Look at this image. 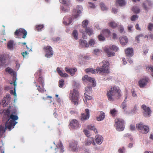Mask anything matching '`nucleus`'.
Returning a JSON list of instances; mask_svg holds the SVG:
<instances>
[{
	"label": "nucleus",
	"mask_w": 153,
	"mask_h": 153,
	"mask_svg": "<svg viewBox=\"0 0 153 153\" xmlns=\"http://www.w3.org/2000/svg\"><path fill=\"white\" fill-rule=\"evenodd\" d=\"M100 64L101 67L97 68L96 71L92 68H89L85 69L86 72L88 73H91L92 74H94L96 71L99 73H101L102 72L107 73L109 68V62L108 61H103L100 63Z\"/></svg>",
	"instance_id": "obj_1"
},
{
	"label": "nucleus",
	"mask_w": 153,
	"mask_h": 153,
	"mask_svg": "<svg viewBox=\"0 0 153 153\" xmlns=\"http://www.w3.org/2000/svg\"><path fill=\"white\" fill-rule=\"evenodd\" d=\"M108 48H109L110 50L114 51L115 52L118 51L119 50L118 48L114 45H110Z\"/></svg>",
	"instance_id": "obj_36"
},
{
	"label": "nucleus",
	"mask_w": 153,
	"mask_h": 153,
	"mask_svg": "<svg viewBox=\"0 0 153 153\" xmlns=\"http://www.w3.org/2000/svg\"><path fill=\"white\" fill-rule=\"evenodd\" d=\"M144 125L143 123H140L136 125V127L138 130H140V131L141 132L142 128H143Z\"/></svg>",
	"instance_id": "obj_34"
},
{
	"label": "nucleus",
	"mask_w": 153,
	"mask_h": 153,
	"mask_svg": "<svg viewBox=\"0 0 153 153\" xmlns=\"http://www.w3.org/2000/svg\"><path fill=\"white\" fill-rule=\"evenodd\" d=\"M79 47L81 48H88L89 47V45L88 44L86 41L80 39L79 41Z\"/></svg>",
	"instance_id": "obj_18"
},
{
	"label": "nucleus",
	"mask_w": 153,
	"mask_h": 153,
	"mask_svg": "<svg viewBox=\"0 0 153 153\" xmlns=\"http://www.w3.org/2000/svg\"><path fill=\"white\" fill-rule=\"evenodd\" d=\"M60 3L64 5L61 6L60 9L64 12H67L69 10L70 7L71 6L70 0H59Z\"/></svg>",
	"instance_id": "obj_6"
},
{
	"label": "nucleus",
	"mask_w": 153,
	"mask_h": 153,
	"mask_svg": "<svg viewBox=\"0 0 153 153\" xmlns=\"http://www.w3.org/2000/svg\"><path fill=\"white\" fill-rule=\"evenodd\" d=\"M116 3L121 7L124 6L126 4V2L124 0H117Z\"/></svg>",
	"instance_id": "obj_33"
},
{
	"label": "nucleus",
	"mask_w": 153,
	"mask_h": 153,
	"mask_svg": "<svg viewBox=\"0 0 153 153\" xmlns=\"http://www.w3.org/2000/svg\"><path fill=\"white\" fill-rule=\"evenodd\" d=\"M56 71L59 75L61 76L65 77L68 76V74L66 73H63L62 71L60 70L59 67H57L56 69Z\"/></svg>",
	"instance_id": "obj_27"
},
{
	"label": "nucleus",
	"mask_w": 153,
	"mask_h": 153,
	"mask_svg": "<svg viewBox=\"0 0 153 153\" xmlns=\"http://www.w3.org/2000/svg\"><path fill=\"white\" fill-rule=\"evenodd\" d=\"M6 58L4 55H0V66H6L7 65Z\"/></svg>",
	"instance_id": "obj_21"
},
{
	"label": "nucleus",
	"mask_w": 153,
	"mask_h": 153,
	"mask_svg": "<svg viewBox=\"0 0 153 153\" xmlns=\"http://www.w3.org/2000/svg\"><path fill=\"white\" fill-rule=\"evenodd\" d=\"M125 51L127 58L131 57L134 55L133 50L132 48H127Z\"/></svg>",
	"instance_id": "obj_16"
},
{
	"label": "nucleus",
	"mask_w": 153,
	"mask_h": 153,
	"mask_svg": "<svg viewBox=\"0 0 153 153\" xmlns=\"http://www.w3.org/2000/svg\"><path fill=\"white\" fill-rule=\"evenodd\" d=\"M56 146L58 149H60L61 152L63 153L64 152V149L63 148L62 144V142H60V143L59 144H58Z\"/></svg>",
	"instance_id": "obj_40"
},
{
	"label": "nucleus",
	"mask_w": 153,
	"mask_h": 153,
	"mask_svg": "<svg viewBox=\"0 0 153 153\" xmlns=\"http://www.w3.org/2000/svg\"><path fill=\"white\" fill-rule=\"evenodd\" d=\"M88 21L87 19L84 20L82 22L83 27L85 29L88 27L87 26L88 25Z\"/></svg>",
	"instance_id": "obj_41"
},
{
	"label": "nucleus",
	"mask_w": 153,
	"mask_h": 153,
	"mask_svg": "<svg viewBox=\"0 0 153 153\" xmlns=\"http://www.w3.org/2000/svg\"><path fill=\"white\" fill-rule=\"evenodd\" d=\"M152 4V3L151 1L149 0H147L143 3V7L147 11L148 10V8L147 7V5H148L149 6H151Z\"/></svg>",
	"instance_id": "obj_26"
},
{
	"label": "nucleus",
	"mask_w": 153,
	"mask_h": 153,
	"mask_svg": "<svg viewBox=\"0 0 153 153\" xmlns=\"http://www.w3.org/2000/svg\"><path fill=\"white\" fill-rule=\"evenodd\" d=\"M72 21V19L71 18H68L67 17L65 16L63 19V23L65 25H68L71 24Z\"/></svg>",
	"instance_id": "obj_23"
},
{
	"label": "nucleus",
	"mask_w": 153,
	"mask_h": 153,
	"mask_svg": "<svg viewBox=\"0 0 153 153\" xmlns=\"http://www.w3.org/2000/svg\"><path fill=\"white\" fill-rule=\"evenodd\" d=\"M132 10L135 13H138L140 12V9L137 7H133L132 8Z\"/></svg>",
	"instance_id": "obj_42"
},
{
	"label": "nucleus",
	"mask_w": 153,
	"mask_h": 153,
	"mask_svg": "<svg viewBox=\"0 0 153 153\" xmlns=\"http://www.w3.org/2000/svg\"><path fill=\"white\" fill-rule=\"evenodd\" d=\"M84 132L87 137H88L90 136V132L88 130H84Z\"/></svg>",
	"instance_id": "obj_57"
},
{
	"label": "nucleus",
	"mask_w": 153,
	"mask_h": 153,
	"mask_svg": "<svg viewBox=\"0 0 153 153\" xmlns=\"http://www.w3.org/2000/svg\"><path fill=\"white\" fill-rule=\"evenodd\" d=\"M38 81L39 84H42V86L43 88L44 87V80L40 76H39V78H38Z\"/></svg>",
	"instance_id": "obj_39"
},
{
	"label": "nucleus",
	"mask_w": 153,
	"mask_h": 153,
	"mask_svg": "<svg viewBox=\"0 0 153 153\" xmlns=\"http://www.w3.org/2000/svg\"><path fill=\"white\" fill-rule=\"evenodd\" d=\"M5 126H2L0 125V137H3V134L5 132L6 129L7 128V125L5 124Z\"/></svg>",
	"instance_id": "obj_24"
},
{
	"label": "nucleus",
	"mask_w": 153,
	"mask_h": 153,
	"mask_svg": "<svg viewBox=\"0 0 153 153\" xmlns=\"http://www.w3.org/2000/svg\"><path fill=\"white\" fill-rule=\"evenodd\" d=\"M95 40L93 39H91L89 41V45L91 46H93L95 44Z\"/></svg>",
	"instance_id": "obj_50"
},
{
	"label": "nucleus",
	"mask_w": 153,
	"mask_h": 153,
	"mask_svg": "<svg viewBox=\"0 0 153 153\" xmlns=\"http://www.w3.org/2000/svg\"><path fill=\"white\" fill-rule=\"evenodd\" d=\"M103 33L106 36H108L110 33V31L108 29H106L102 30Z\"/></svg>",
	"instance_id": "obj_43"
},
{
	"label": "nucleus",
	"mask_w": 153,
	"mask_h": 153,
	"mask_svg": "<svg viewBox=\"0 0 153 153\" xmlns=\"http://www.w3.org/2000/svg\"><path fill=\"white\" fill-rule=\"evenodd\" d=\"M89 94L86 93L84 94V96L83 97V100L85 103L86 102L87 100H90L92 99V97L89 96Z\"/></svg>",
	"instance_id": "obj_30"
},
{
	"label": "nucleus",
	"mask_w": 153,
	"mask_h": 153,
	"mask_svg": "<svg viewBox=\"0 0 153 153\" xmlns=\"http://www.w3.org/2000/svg\"><path fill=\"white\" fill-rule=\"evenodd\" d=\"M125 149L124 147L119 149L118 152L119 153H125Z\"/></svg>",
	"instance_id": "obj_56"
},
{
	"label": "nucleus",
	"mask_w": 153,
	"mask_h": 153,
	"mask_svg": "<svg viewBox=\"0 0 153 153\" xmlns=\"http://www.w3.org/2000/svg\"><path fill=\"white\" fill-rule=\"evenodd\" d=\"M82 80L85 82H89L93 87L96 85V83L94 78L89 76L88 75H85L82 78Z\"/></svg>",
	"instance_id": "obj_7"
},
{
	"label": "nucleus",
	"mask_w": 153,
	"mask_h": 153,
	"mask_svg": "<svg viewBox=\"0 0 153 153\" xmlns=\"http://www.w3.org/2000/svg\"><path fill=\"white\" fill-rule=\"evenodd\" d=\"M122 106L123 109L124 110L127 106L126 103L123 102L122 104Z\"/></svg>",
	"instance_id": "obj_63"
},
{
	"label": "nucleus",
	"mask_w": 153,
	"mask_h": 153,
	"mask_svg": "<svg viewBox=\"0 0 153 153\" xmlns=\"http://www.w3.org/2000/svg\"><path fill=\"white\" fill-rule=\"evenodd\" d=\"M117 112V110L115 109H111L110 111V113L112 116H114Z\"/></svg>",
	"instance_id": "obj_49"
},
{
	"label": "nucleus",
	"mask_w": 153,
	"mask_h": 153,
	"mask_svg": "<svg viewBox=\"0 0 153 153\" xmlns=\"http://www.w3.org/2000/svg\"><path fill=\"white\" fill-rule=\"evenodd\" d=\"M13 41L10 40L7 43V47L10 49H13Z\"/></svg>",
	"instance_id": "obj_32"
},
{
	"label": "nucleus",
	"mask_w": 153,
	"mask_h": 153,
	"mask_svg": "<svg viewBox=\"0 0 153 153\" xmlns=\"http://www.w3.org/2000/svg\"><path fill=\"white\" fill-rule=\"evenodd\" d=\"M88 128L89 130H93L96 134L98 133L97 130L93 125H90L88 126Z\"/></svg>",
	"instance_id": "obj_37"
},
{
	"label": "nucleus",
	"mask_w": 153,
	"mask_h": 153,
	"mask_svg": "<svg viewBox=\"0 0 153 153\" xmlns=\"http://www.w3.org/2000/svg\"><path fill=\"white\" fill-rule=\"evenodd\" d=\"M85 111L86 114L85 113L82 114L81 119V120L83 121L88 119L90 117L89 110L88 109H85Z\"/></svg>",
	"instance_id": "obj_15"
},
{
	"label": "nucleus",
	"mask_w": 153,
	"mask_h": 153,
	"mask_svg": "<svg viewBox=\"0 0 153 153\" xmlns=\"http://www.w3.org/2000/svg\"><path fill=\"white\" fill-rule=\"evenodd\" d=\"M109 25L110 27L113 28H115L117 26V24L114 22H110L109 24Z\"/></svg>",
	"instance_id": "obj_45"
},
{
	"label": "nucleus",
	"mask_w": 153,
	"mask_h": 153,
	"mask_svg": "<svg viewBox=\"0 0 153 153\" xmlns=\"http://www.w3.org/2000/svg\"><path fill=\"white\" fill-rule=\"evenodd\" d=\"M60 39L59 37H53L52 38V39L54 41H59Z\"/></svg>",
	"instance_id": "obj_62"
},
{
	"label": "nucleus",
	"mask_w": 153,
	"mask_h": 153,
	"mask_svg": "<svg viewBox=\"0 0 153 153\" xmlns=\"http://www.w3.org/2000/svg\"><path fill=\"white\" fill-rule=\"evenodd\" d=\"M82 153H91L89 149H86L84 150Z\"/></svg>",
	"instance_id": "obj_64"
},
{
	"label": "nucleus",
	"mask_w": 153,
	"mask_h": 153,
	"mask_svg": "<svg viewBox=\"0 0 153 153\" xmlns=\"http://www.w3.org/2000/svg\"><path fill=\"white\" fill-rule=\"evenodd\" d=\"M77 13H76V10H74L72 14L74 18L76 19L79 16V15L81 13L82 10V8L81 6L78 5L77 6Z\"/></svg>",
	"instance_id": "obj_13"
},
{
	"label": "nucleus",
	"mask_w": 153,
	"mask_h": 153,
	"mask_svg": "<svg viewBox=\"0 0 153 153\" xmlns=\"http://www.w3.org/2000/svg\"><path fill=\"white\" fill-rule=\"evenodd\" d=\"M70 125L71 128L76 129L80 127L78 121L76 120L73 119L71 121Z\"/></svg>",
	"instance_id": "obj_14"
},
{
	"label": "nucleus",
	"mask_w": 153,
	"mask_h": 153,
	"mask_svg": "<svg viewBox=\"0 0 153 153\" xmlns=\"http://www.w3.org/2000/svg\"><path fill=\"white\" fill-rule=\"evenodd\" d=\"M105 113L104 112L101 111L100 112L99 116L97 117V120L99 121L105 119Z\"/></svg>",
	"instance_id": "obj_28"
},
{
	"label": "nucleus",
	"mask_w": 153,
	"mask_h": 153,
	"mask_svg": "<svg viewBox=\"0 0 153 153\" xmlns=\"http://www.w3.org/2000/svg\"><path fill=\"white\" fill-rule=\"evenodd\" d=\"M79 94V92L76 89H74L71 91L70 99L72 102L75 105L78 104Z\"/></svg>",
	"instance_id": "obj_4"
},
{
	"label": "nucleus",
	"mask_w": 153,
	"mask_h": 153,
	"mask_svg": "<svg viewBox=\"0 0 153 153\" xmlns=\"http://www.w3.org/2000/svg\"><path fill=\"white\" fill-rule=\"evenodd\" d=\"M149 81V79L147 77H145L141 79L139 82V84L140 88H143L146 86Z\"/></svg>",
	"instance_id": "obj_11"
},
{
	"label": "nucleus",
	"mask_w": 153,
	"mask_h": 153,
	"mask_svg": "<svg viewBox=\"0 0 153 153\" xmlns=\"http://www.w3.org/2000/svg\"><path fill=\"white\" fill-rule=\"evenodd\" d=\"M98 39L99 40L101 41H103L105 40V37L101 34L99 35L98 36Z\"/></svg>",
	"instance_id": "obj_52"
},
{
	"label": "nucleus",
	"mask_w": 153,
	"mask_h": 153,
	"mask_svg": "<svg viewBox=\"0 0 153 153\" xmlns=\"http://www.w3.org/2000/svg\"><path fill=\"white\" fill-rule=\"evenodd\" d=\"M65 70L67 73H69L72 76L74 75L77 71V69L75 68H69L67 67L65 68Z\"/></svg>",
	"instance_id": "obj_17"
},
{
	"label": "nucleus",
	"mask_w": 153,
	"mask_h": 153,
	"mask_svg": "<svg viewBox=\"0 0 153 153\" xmlns=\"http://www.w3.org/2000/svg\"><path fill=\"white\" fill-rule=\"evenodd\" d=\"M17 114V111H13L12 114L10 115V118L5 123V124L7 126V129L9 131L11 130L12 128H13L15 125L18 123L16 120L18 119V117L17 116L14 114Z\"/></svg>",
	"instance_id": "obj_3"
},
{
	"label": "nucleus",
	"mask_w": 153,
	"mask_h": 153,
	"mask_svg": "<svg viewBox=\"0 0 153 153\" xmlns=\"http://www.w3.org/2000/svg\"><path fill=\"white\" fill-rule=\"evenodd\" d=\"M64 81L63 79H61L59 81V86L60 88H62L64 85Z\"/></svg>",
	"instance_id": "obj_47"
},
{
	"label": "nucleus",
	"mask_w": 153,
	"mask_h": 153,
	"mask_svg": "<svg viewBox=\"0 0 153 153\" xmlns=\"http://www.w3.org/2000/svg\"><path fill=\"white\" fill-rule=\"evenodd\" d=\"M88 6L92 9H95L96 8L94 4L91 2H88Z\"/></svg>",
	"instance_id": "obj_53"
},
{
	"label": "nucleus",
	"mask_w": 153,
	"mask_h": 153,
	"mask_svg": "<svg viewBox=\"0 0 153 153\" xmlns=\"http://www.w3.org/2000/svg\"><path fill=\"white\" fill-rule=\"evenodd\" d=\"M148 29L149 31H152L153 29V24L149 23L148 27Z\"/></svg>",
	"instance_id": "obj_54"
},
{
	"label": "nucleus",
	"mask_w": 153,
	"mask_h": 153,
	"mask_svg": "<svg viewBox=\"0 0 153 153\" xmlns=\"http://www.w3.org/2000/svg\"><path fill=\"white\" fill-rule=\"evenodd\" d=\"M79 31L81 33H82L83 34V35L82 36L83 38L85 39H86L87 37L85 35H84L86 33L85 30V31H84L82 29H80L79 30Z\"/></svg>",
	"instance_id": "obj_51"
},
{
	"label": "nucleus",
	"mask_w": 153,
	"mask_h": 153,
	"mask_svg": "<svg viewBox=\"0 0 153 153\" xmlns=\"http://www.w3.org/2000/svg\"><path fill=\"white\" fill-rule=\"evenodd\" d=\"M142 108L144 111L143 112L144 116L146 117H149L151 113L150 108L147 107L146 105H143L141 106Z\"/></svg>",
	"instance_id": "obj_8"
},
{
	"label": "nucleus",
	"mask_w": 153,
	"mask_h": 153,
	"mask_svg": "<svg viewBox=\"0 0 153 153\" xmlns=\"http://www.w3.org/2000/svg\"><path fill=\"white\" fill-rule=\"evenodd\" d=\"M104 51L107 53V55L108 57L113 56L115 55V53L112 51H110V49L107 47H105L104 49Z\"/></svg>",
	"instance_id": "obj_20"
},
{
	"label": "nucleus",
	"mask_w": 153,
	"mask_h": 153,
	"mask_svg": "<svg viewBox=\"0 0 153 153\" xmlns=\"http://www.w3.org/2000/svg\"><path fill=\"white\" fill-rule=\"evenodd\" d=\"M138 18L137 15H134L132 16L131 18V20L132 21H135Z\"/></svg>",
	"instance_id": "obj_55"
},
{
	"label": "nucleus",
	"mask_w": 153,
	"mask_h": 153,
	"mask_svg": "<svg viewBox=\"0 0 153 153\" xmlns=\"http://www.w3.org/2000/svg\"><path fill=\"white\" fill-rule=\"evenodd\" d=\"M120 91L119 88L116 86L111 87L108 89L106 94L108 100L111 101H114L117 95L120 96Z\"/></svg>",
	"instance_id": "obj_2"
},
{
	"label": "nucleus",
	"mask_w": 153,
	"mask_h": 153,
	"mask_svg": "<svg viewBox=\"0 0 153 153\" xmlns=\"http://www.w3.org/2000/svg\"><path fill=\"white\" fill-rule=\"evenodd\" d=\"M100 6L102 10H105L107 9V8L105 7L104 4L103 3H101L100 4Z\"/></svg>",
	"instance_id": "obj_48"
},
{
	"label": "nucleus",
	"mask_w": 153,
	"mask_h": 153,
	"mask_svg": "<svg viewBox=\"0 0 153 153\" xmlns=\"http://www.w3.org/2000/svg\"><path fill=\"white\" fill-rule=\"evenodd\" d=\"M16 79H17V78H16V76L15 75H14L13 76V80L14 81H13L14 85L15 87L16 85Z\"/></svg>",
	"instance_id": "obj_58"
},
{
	"label": "nucleus",
	"mask_w": 153,
	"mask_h": 153,
	"mask_svg": "<svg viewBox=\"0 0 153 153\" xmlns=\"http://www.w3.org/2000/svg\"><path fill=\"white\" fill-rule=\"evenodd\" d=\"M85 30L86 33L89 36H91L93 34V30L91 28L88 27L85 29Z\"/></svg>",
	"instance_id": "obj_29"
},
{
	"label": "nucleus",
	"mask_w": 153,
	"mask_h": 153,
	"mask_svg": "<svg viewBox=\"0 0 153 153\" xmlns=\"http://www.w3.org/2000/svg\"><path fill=\"white\" fill-rule=\"evenodd\" d=\"M36 87H38L37 90H38V91H39V92H41V93H43L45 91H46V90H45V89L44 88V87L43 88L42 87V88H40V86H38V85L37 84H36Z\"/></svg>",
	"instance_id": "obj_44"
},
{
	"label": "nucleus",
	"mask_w": 153,
	"mask_h": 153,
	"mask_svg": "<svg viewBox=\"0 0 153 153\" xmlns=\"http://www.w3.org/2000/svg\"><path fill=\"white\" fill-rule=\"evenodd\" d=\"M72 35L75 39L77 40L78 39V33L77 31L76 30H74L72 33Z\"/></svg>",
	"instance_id": "obj_38"
},
{
	"label": "nucleus",
	"mask_w": 153,
	"mask_h": 153,
	"mask_svg": "<svg viewBox=\"0 0 153 153\" xmlns=\"http://www.w3.org/2000/svg\"><path fill=\"white\" fill-rule=\"evenodd\" d=\"M119 30L120 33L123 32L124 30L123 27L122 26L120 25L119 27Z\"/></svg>",
	"instance_id": "obj_59"
},
{
	"label": "nucleus",
	"mask_w": 153,
	"mask_h": 153,
	"mask_svg": "<svg viewBox=\"0 0 153 153\" xmlns=\"http://www.w3.org/2000/svg\"><path fill=\"white\" fill-rule=\"evenodd\" d=\"M149 131V128L148 126L144 125L141 132L144 134H147Z\"/></svg>",
	"instance_id": "obj_31"
},
{
	"label": "nucleus",
	"mask_w": 153,
	"mask_h": 153,
	"mask_svg": "<svg viewBox=\"0 0 153 153\" xmlns=\"http://www.w3.org/2000/svg\"><path fill=\"white\" fill-rule=\"evenodd\" d=\"M44 49H45L46 52L45 56L48 58L51 57L53 54V51L52 48L50 46H47L45 47Z\"/></svg>",
	"instance_id": "obj_9"
},
{
	"label": "nucleus",
	"mask_w": 153,
	"mask_h": 153,
	"mask_svg": "<svg viewBox=\"0 0 153 153\" xmlns=\"http://www.w3.org/2000/svg\"><path fill=\"white\" fill-rule=\"evenodd\" d=\"M95 141L98 144H101L103 140V137L100 135H97L95 136Z\"/></svg>",
	"instance_id": "obj_25"
},
{
	"label": "nucleus",
	"mask_w": 153,
	"mask_h": 153,
	"mask_svg": "<svg viewBox=\"0 0 153 153\" xmlns=\"http://www.w3.org/2000/svg\"><path fill=\"white\" fill-rule=\"evenodd\" d=\"M92 88L91 86H88L85 88V93L87 94H91L92 93Z\"/></svg>",
	"instance_id": "obj_35"
},
{
	"label": "nucleus",
	"mask_w": 153,
	"mask_h": 153,
	"mask_svg": "<svg viewBox=\"0 0 153 153\" xmlns=\"http://www.w3.org/2000/svg\"><path fill=\"white\" fill-rule=\"evenodd\" d=\"M78 142L75 140L72 141L70 143V147L72 151L77 152L79 149V146H77Z\"/></svg>",
	"instance_id": "obj_10"
},
{
	"label": "nucleus",
	"mask_w": 153,
	"mask_h": 153,
	"mask_svg": "<svg viewBox=\"0 0 153 153\" xmlns=\"http://www.w3.org/2000/svg\"><path fill=\"white\" fill-rule=\"evenodd\" d=\"M23 34V35L22 38L25 39L27 34V32L26 30L23 28H20L19 30H16L15 32V34L16 36H18L19 34Z\"/></svg>",
	"instance_id": "obj_12"
},
{
	"label": "nucleus",
	"mask_w": 153,
	"mask_h": 153,
	"mask_svg": "<svg viewBox=\"0 0 153 153\" xmlns=\"http://www.w3.org/2000/svg\"><path fill=\"white\" fill-rule=\"evenodd\" d=\"M119 40L120 44L123 45H126L128 42V38L127 37L125 36L120 37L119 38Z\"/></svg>",
	"instance_id": "obj_22"
},
{
	"label": "nucleus",
	"mask_w": 153,
	"mask_h": 153,
	"mask_svg": "<svg viewBox=\"0 0 153 153\" xmlns=\"http://www.w3.org/2000/svg\"><path fill=\"white\" fill-rule=\"evenodd\" d=\"M44 27L43 25H37L36 26V27L37 30L38 31H39L42 30V29Z\"/></svg>",
	"instance_id": "obj_46"
},
{
	"label": "nucleus",
	"mask_w": 153,
	"mask_h": 153,
	"mask_svg": "<svg viewBox=\"0 0 153 153\" xmlns=\"http://www.w3.org/2000/svg\"><path fill=\"white\" fill-rule=\"evenodd\" d=\"M115 126L116 129L118 131H123L124 129V120L121 119L116 118L115 120Z\"/></svg>",
	"instance_id": "obj_5"
},
{
	"label": "nucleus",
	"mask_w": 153,
	"mask_h": 153,
	"mask_svg": "<svg viewBox=\"0 0 153 153\" xmlns=\"http://www.w3.org/2000/svg\"><path fill=\"white\" fill-rule=\"evenodd\" d=\"M91 144L94 145L95 143L94 141V138L92 137H90L88 138L85 140V146H90Z\"/></svg>",
	"instance_id": "obj_19"
},
{
	"label": "nucleus",
	"mask_w": 153,
	"mask_h": 153,
	"mask_svg": "<svg viewBox=\"0 0 153 153\" xmlns=\"http://www.w3.org/2000/svg\"><path fill=\"white\" fill-rule=\"evenodd\" d=\"M29 54V53L27 51H25V52H22V54L24 57L25 58L26 57V56L27 55Z\"/></svg>",
	"instance_id": "obj_60"
},
{
	"label": "nucleus",
	"mask_w": 153,
	"mask_h": 153,
	"mask_svg": "<svg viewBox=\"0 0 153 153\" xmlns=\"http://www.w3.org/2000/svg\"><path fill=\"white\" fill-rule=\"evenodd\" d=\"M6 71L10 73H11L13 72V70L9 68H7L6 69Z\"/></svg>",
	"instance_id": "obj_61"
}]
</instances>
